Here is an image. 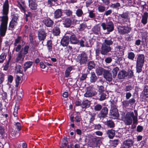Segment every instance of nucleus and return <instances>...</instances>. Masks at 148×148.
<instances>
[{
    "label": "nucleus",
    "instance_id": "nucleus-17",
    "mask_svg": "<svg viewBox=\"0 0 148 148\" xmlns=\"http://www.w3.org/2000/svg\"><path fill=\"white\" fill-rule=\"evenodd\" d=\"M42 22L46 26L48 27H52L54 24L53 21L49 18L44 19Z\"/></svg>",
    "mask_w": 148,
    "mask_h": 148
},
{
    "label": "nucleus",
    "instance_id": "nucleus-45",
    "mask_svg": "<svg viewBox=\"0 0 148 148\" xmlns=\"http://www.w3.org/2000/svg\"><path fill=\"white\" fill-rule=\"evenodd\" d=\"M64 13L68 17H71L72 16L73 12L71 10H67L65 11Z\"/></svg>",
    "mask_w": 148,
    "mask_h": 148
},
{
    "label": "nucleus",
    "instance_id": "nucleus-26",
    "mask_svg": "<svg viewBox=\"0 0 148 148\" xmlns=\"http://www.w3.org/2000/svg\"><path fill=\"white\" fill-rule=\"evenodd\" d=\"M106 70L100 67H98L95 70V72L98 75H101L104 73Z\"/></svg>",
    "mask_w": 148,
    "mask_h": 148
},
{
    "label": "nucleus",
    "instance_id": "nucleus-39",
    "mask_svg": "<svg viewBox=\"0 0 148 148\" xmlns=\"http://www.w3.org/2000/svg\"><path fill=\"white\" fill-rule=\"evenodd\" d=\"M98 9L99 12H103L106 10V8L104 6L99 5L98 6Z\"/></svg>",
    "mask_w": 148,
    "mask_h": 148
},
{
    "label": "nucleus",
    "instance_id": "nucleus-3",
    "mask_svg": "<svg viewBox=\"0 0 148 148\" xmlns=\"http://www.w3.org/2000/svg\"><path fill=\"white\" fill-rule=\"evenodd\" d=\"M145 61V56L143 54L137 55L136 58V72L139 73L142 71V68Z\"/></svg>",
    "mask_w": 148,
    "mask_h": 148
},
{
    "label": "nucleus",
    "instance_id": "nucleus-35",
    "mask_svg": "<svg viewBox=\"0 0 148 148\" xmlns=\"http://www.w3.org/2000/svg\"><path fill=\"white\" fill-rule=\"evenodd\" d=\"M60 33V31L59 27H55L53 29V34L54 35H58Z\"/></svg>",
    "mask_w": 148,
    "mask_h": 148
},
{
    "label": "nucleus",
    "instance_id": "nucleus-33",
    "mask_svg": "<svg viewBox=\"0 0 148 148\" xmlns=\"http://www.w3.org/2000/svg\"><path fill=\"white\" fill-rule=\"evenodd\" d=\"M73 69L72 66H69L66 69L65 73V76L66 77H68L70 75V72Z\"/></svg>",
    "mask_w": 148,
    "mask_h": 148
},
{
    "label": "nucleus",
    "instance_id": "nucleus-41",
    "mask_svg": "<svg viewBox=\"0 0 148 148\" xmlns=\"http://www.w3.org/2000/svg\"><path fill=\"white\" fill-rule=\"evenodd\" d=\"M76 14L78 17H80L83 14V12L81 9H78L77 10L76 12Z\"/></svg>",
    "mask_w": 148,
    "mask_h": 148
},
{
    "label": "nucleus",
    "instance_id": "nucleus-21",
    "mask_svg": "<svg viewBox=\"0 0 148 148\" xmlns=\"http://www.w3.org/2000/svg\"><path fill=\"white\" fill-rule=\"evenodd\" d=\"M128 74L125 71H122L119 72L118 75V77L119 79H123L128 75Z\"/></svg>",
    "mask_w": 148,
    "mask_h": 148
},
{
    "label": "nucleus",
    "instance_id": "nucleus-57",
    "mask_svg": "<svg viewBox=\"0 0 148 148\" xmlns=\"http://www.w3.org/2000/svg\"><path fill=\"white\" fill-rule=\"evenodd\" d=\"M112 59L110 57L106 58L105 60V62L107 64L110 63L112 61Z\"/></svg>",
    "mask_w": 148,
    "mask_h": 148
},
{
    "label": "nucleus",
    "instance_id": "nucleus-54",
    "mask_svg": "<svg viewBox=\"0 0 148 148\" xmlns=\"http://www.w3.org/2000/svg\"><path fill=\"white\" fill-rule=\"evenodd\" d=\"M21 37L18 36L17 38L15 40V42L14 43V46H17V44L19 43L21 40Z\"/></svg>",
    "mask_w": 148,
    "mask_h": 148
},
{
    "label": "nucleus",
    "instance_id": "nucleus-29",
    "mask_svg": "<svg viewBox=\"0 0 148 148\" xmlns=\"http://www.w3.org/2000/svg\"><path fill=\"white\" fill-rule=\"evenodd\" d=\"M54 17L56 18H58L61 17L62 15V12L61 9L57 10L54 13Z\"/></svg>",
    "mask_w": 148,
    "mask_h": 148
},
{
    "label": "nucleus",
    "instance_id": "nucleus-23",
    "mask_svg": "<svg viewBox=\"0 0 148 148\" xmlns=\"http://www.w3.org/2000/svg\"><path fill=\"white\" fill-rule=\"evenodd\" d=\"M93 33L99 35L101 34L100 27L98 25H96L92 28Z\"/></svg>",
    "mask_w": 148,
    "mask_h": 148
},
{
    "label": "nucleus",
    "instance_id": "nucleus-55",
    "mask_svg": "<svg viewBox=\"0 0 148 148\" xmlns=\"http://www.w3.org/2000/svg\"><path fill=\"white\" fill-rule=\"evenodd\" d=\"M16 47L14 48V49L15 51L17 52H19L21 48V46L20 45H17V46H14Z\"/></svg>",
    "mask_w": 148,
    "mask_h": 148
},
{
    "label": "nucleus",
    "instance_id": "nucleus-38",
    "mask_svg": "<svg viewBox=\"0 0 148 148\" xmlns=\"http://www.w3.org/2000/svg\"><path fill=\"white\" fill-rule=\"evenodd\" d=\"M90 119L89 120V122L90 123H92L93 121L95 119V117L96 116V114L94 113H91L90 114Z\"/></svg>",
    "mask_w": 148,
    "mask_h": 148
},
{
    "label": "nucleus",
    "instance_id": "nucleus-8",
    "mask_svg": "<svg viewBox=\"0 0 148 148\" xmlns=\"http://www.w3.org/2000/svg\"><path fill=\"white\" fill-rule=\"evenodd\" d=\"M97 94V92L92 90L90 88H87L86 91L84 94V96L86 97H91L94 96Z\"/></svg>",
    "mask_w": 148,
    "mask_h": 148
},
{
    "label": "nucleus",
    "instance_id": "nucleus-13",
    "mask_svg": "<svg viewBox=\"0 0 148 148\" xmlns=\"http://www.w3.org/2000/svg\"><path fill=\"white\" fill-rule=\"evenodd\" d=\"M25 56L22 54V51H20L16 55V62L19 63H22L24 60Z\"/></svg>",
    "mask_w": 148,
    "mask_h": 148
},
{
    "label": "nucleus",
    "instance_id": "nucleus-59",
    "mask_svg": "<svg viewBox=\"0 0 148 148\" xmlns=\"http://www.w3.org/2000/svg\"><path fill=\"white\" fill-rule=\"evenodd\" d=\"M133 88V87L131 85L127 86H126L125 90V91H130Z\"/></svg>",
    "mask_w": 148,
    "mask_h": 148
},
{
    "label": "nucleus",
    "instance_id": "nucleus-62",
    "mask_svg": "<svg viewBox=\"0 0 148 148\" xmlns=\"http://www.w3.org/2000/svg\"><path fill=\"white\" fill-rule=\"evenodd\" d=\"M18 110V107H15L13 112V115L14 116H17Z\"/></svg>",
    "mask_w": 148,
    "mask_h": 148
},
{
    "label": "nucleus",
    "instance_id": "nucleus-56",
    "mask_svg": "<svg viewBox=\"0 0 148 148\" xmlns=\"http://www.w3.org/2000/svg\"><path fill=\"white\" fill-rule=\"evenodd\" d=\"M10 61V59H9L7 62H6L4 66L3 70L5 71H7L8 70L9 67V62Z\"/></svg>",
    "mask_w": 148,
    "mask_h": 148
},
{
    "label": "nucleus",
    "instance_id": "nucleus-63",
    "mask_svg": "<svg viewBox=\"0 0 148 148\" xmlns=\"http://www.w3.org/2000/svg\"><path fill=\"white\" fill-rule=\"evenodd\" d=\"M75 119L76 121L77 122H79L81 120V119L80 116V115H78L77 116H75Z\"/></svg>",
    "mask_w": 148,
    "mask_h": 148
},
{
    "label": "nucleus",
    "instance_id": "nucleus-18",
    "mask_svg": "<svg viewBox=\"0 0 148 148\" xmlns=\"http://www.w3.org/2000/svg\"><path fill=\"white\" fill-rule=\"evenodd\" d=\"M113 41V39L110 36L106 38L103 43L108 46H110L112 45Z\"/></svg>",
    "mask_w": 148,
    "mask_h": 148
},
{
    "label": "nucleus",
    "instance_id": "nucleus-19",
    "mask_svg": "<svg viewBox=\"0 0 148 148\" xmlns=\"http://www.w3.org/2000/svg\"><path fill=\"white\" fill-rule=\"evenodd\" d=\"M108 110L106 107H103L99 113V116L102 118H105L107 116L108 114Z\"/></svg>",
    "mask_w": 148,
    "mask_h": 148
},
{
    "label": "nucleus",
    "instance_id": "nucleus-22",
    "mask_svg": "<svg viewBox=\"0 0 148 148\" xmlns=\"http://www.w3.org/2000/svg\"><path fill=\"white\" fill-rule=\"evenodd\" d=\"M128 14V13L127 12H125L121 14H119V16H120L122 18L123 21V23H125L124 20H125V22H127L129 20Z\"/></svg>",
    "mask_w": 148,
    "mask_h": 148
},
{
    "label": "nucleus",
    "instance_id": "nucleus-61",
    "mask_svg": "<svg viewBox=\"0 0 148 148\" xmlns=\"http://www.w3.org/2000/svg\"><path fill=\"white\" fill-rule=\"evenodd\" d=\"M112 10H109L105 12L104 13L103 15L108 16V15L110 14H111L112 13Z\"/></svg>",
    "mask_w": 148,
    "mask_h": 148
},
{
    "label": "nucleus",
    "instance_id": "nucleus-40",
    "mask_svg": "<svg viewBox=\"0 0 148 148\" xmlns=\"http://www.w3.org/2000/svg\"><path fill=\"white\" fill-rule=\"evenodd\" d=\"M17 24V22H14L11 21L9 23V29H12L14 28L15 26Z\"/></svg>",
    "mask_w": 148,
    "mask_h": 148
},
{
    "label": "nucleus",
    "instance_id": "nucleus-36",
    "mask_svg": "<svg viewBox=\"0 0 148 148\" xmlns=\"http://www.w3.org/2000/svg\"><path fill=\"white\" fill-rule=\"evenodd\" d=\"M88 69L90 70L94 68L95 66V64L93 61H90L88 64Z\"/></svg>",
    "mask_w": 148,
    "mask_h": 148
},
{
    "label": "nucleus",
    "instance_id": "nucleus-14",
    "mask_svg": "<svg viewBox=\"0 0 148 148\" xmlns=\"http://www.w3.org/2000/svg\"><path fill=\"white\" fill-rule=\"evenodd\" d=\"M103 76L104 78L109 82H111L112 80V73L110 71L106 70L104 73H103Z\"/></svg>",
    "mask_w": 148,
    "mask_h": 148
},
{
    "label": "nucleus",
    "instance_id": "nucleus-49",
    "mask_svg": "<svg viewBox=\"0 0 148 148\" xmlns=\"http://www.w3.org/2000/svg\"><path fill=\"white\" fill-rule=\"evenodd\" d=\"M120 6L121 5L120 3L117 2L114 3H112L110 7L113 8H117Z\"/></svg>",
    "mask_w": 148,
    "mask_h": 148
},
{
    "label": "nucleus",
    "instance_id": "nucleus-64",
    "mask_svg": "<svg viewBox=\"0 0 148 148\" xmlns=\"http://www.w3.org/2000/svg\"><path fill=\"white\" fill-rule=\"evenodd\" d=\"M104 83V82L101 79H100L98 80L97 82L98 86L101 85L103 84Z\"/></svg>",
    "mask_w": 148,
    "mask_h": 148
},
{
    "label": "nucleus",
    "instance_id": "nucleus-16",
    "mask_svg": "<svg viewBox=\"0 0 148 148\" xmlns=\"http://www.w3.org/2000/svg\"><path fill=\"white\" fill-rule=\"evenodd\" d=\"M67 36V34L66 32L64 37L61 40V44L63 47L67 46L69 44V40Z\"/></svg>",
    "mask_w": 148,
    "mask_h": 148
},
{
    "label": "nucleus",
    "instance_id": "nucleus-24",
    "mask_svg": "<svg viewBox=\"0 0 148 148\" xmlns=\"http://www.w3.org/2000/svg\"><path fill=\"white\" fill-rule=\"evenodd\" d=\"M90 81L91 83L95 82L98 79V77L96 76L94 72H92L90 73Z\"/></svg>",
    "mask_w": 148,
    "mask_h": 148
},
{
    "label": "nucleus",
    "instance_id": "nucleus-2",
    "mask_svg": "<svg viewBox=\"0 0 148 148\" xmlns=\"http://www.w3.org/2000/svg\"><path fill=\"white\" fill-rule=\"evenodd\" d=\"M132 120L134 124L137 123V114L134 115L133 112H128L124 118V122L125 124L126 125H130L132 123Z\"/></svg>",
    "mask_w": 148,
    "mask_h": 148
},
{
    "label": "nucleus",
    "instance_id": "nucleus-31",
    "mask_svg": "<svg viewBox=\"0 0 148 148\" xmlns=\"http://www.w3.org/2000/svg\"><path fill=\"white\" fill-rule=\"evenodd\" d=\"M90 102L88 100H86L84 101L82 103L81 107L82 108H86L90 106Z\"/></svg>",
    "mask_w": 148,
    "mask_h": 148
},
{
    "label": "nucleus",
    "instance_id": "nucleus-52",
    "mask_svg": "<svg viewBox=\"0 0 148 148\" xmlns=\"http://www.w3.org/2000/svg\"><path fill=\"white\" fill-rule=\"evenodd\" d=\"M18 6L21 10L23 12L25 13L26 10L24 7L19 3H18Z\"/></svg>",
    "mask_w": 148,
    "mask_h": 148
},
{
    "label": "nucleus",
    "instance_id": "nucleus-4",
    "mask_svg": "<svg viewBox=\"0 0 148 148\" xmlns=\"http://www.w3.org/2000/svg\"><path fill=\"white\" fill-rule=\"evenodd\" d=\"M101 26L103 30H107L108 32V34H109L110 32H112L114 30V24L111 21H109L106 24L104 23H102Z\"/></svg>",
    "mask_w": 148,
    "mask_h": 148
},
{
    "label": "nucleus",
    "instance_id": "nucleus-44",
    "mask_svg": "<svg viewBox=\"0 0 148 148\" xmlns=\"http://www.w3.org/2000/svg\"><path fill=\"white\" fill-rule=\"evenodd\" d=\"M119 70V68L118 67H116L114 68L112 70L113 77L115 78L116 76L117 72Z\"/></svg>",
    "mask_w": 148,
    "mask_h": 148
},
{
    "label": "nucleus",
    "instance_id": "nucleus-15",
    "mask_svg": "<svg viewBox=\"0 0 148 148\" xmlns=\"http://www.w3.org/2000/svg\"><path fill=\"white\" fill-rule=\"evenodd\" d=\"M29 8L32 10H34L37 9V4L36 0H28Z\"/></svg>",
    "mask_w": 148,
    "mask_h": 148
},
{
    "label": "nucleus",
    "instance_id": "nucleus-5",
    "mask_svg": "<svg viewBox=\"0 0 148 148\" xmlns=\"http://www.w3.org/2000/svg\"><path fill=\"white\" fill-rule=\"evenodd\" d=\"M38 36L40 41H42V43L43 44V41L46 38L47 33L44 29H40L38 31Z\"/></svg>",
    "mask_w": 148,
    "mask_h": 148
},
{
    "label": "nucleus",
    "instance_id": "nucleus-27",
    "mask_svg": "<svg viewBox=\"0 0 148 148\" xmlns=\"http://www.w3.org/2000/svg\"><path fill=\"white\" fill-rule=\"evenodd\" d=\"M32 62L30 61H27L24 63L23 68L25 72L27 69L31 67L32 65Z\"/></svg>",
    "mask_w": 148,
    "mask_h": 148
},
{
    "label": "nucleus",
    "instance_id": "nucleus-10",
    "mask_svg": "<svg viewBox=\"0 0 148 148\" xmlns=\"http://www.w3.org/2000/svg\"><path fill=\"white\" fill-rule=\"evenodd\" d=\"M118 32L120 34H124L129 32L131 29L128 27L119 26L118 27Z\"/></svg>",
    "mask_w": 148,
    "mask_h": 148
},
{
    "label": "nucleus",
    "instance_id": "nucleus-7",
    "mask_svg": "<svg viewBox=\"0 0 148 148\" xmlns=\"http://www.w3.org/2000/svg\"><path fill=\"white\" fill-rule=\"evenodd\" d=\"M77 59L79 61L80 64H83L86 63L88 60V57L85 53H82L78 55Z\"/></svg>",
    "mask_w": 148,
    "mask_h": 148
},
{
    "label": "nucleus",
    "instance_id": "nucleus-48",
    "mask_svg": "<svg viewBox=\"0 0 148 148\" xmlns=\"http://www.w3.org/2000/svg\"><path fill=\"white\" fill-rule=\"evenodd\" d=\"M102 108L101 105L98 104L94 106V109L95 111H99L102 109Z\"/></svg>",
    "mask_w": 148,
    "mask_h": 148
},
{
    "label": "nucleus",
    "instance_id": "nucleus-25",
    "mask_svg": "<svg viewBox=\"0 0 148 148\" xmlns=\"http://www.w3.org/2000/svg\"><path fill=\"white\" fill-rule=\"evenodd\" d=\"M148 17V13L147 12L144 13L142 16L141 20V22L143 25H145L147 23Z\"/></svg>",
    "mask_w": 148,
    "mask_h": 148
},
{
    "label": "nucleus",
    "instance_id": "nucleus-20",
    "mask_svg": "<svg viewBox=\"0 0 148 148\" xmlns=\"http://www.w3.org/2000/svg\"><path fill=\"white\" fill-rule=\"evenodd\" d=\"M99 98L98 99L100 101H102L108 98V93L104 92H99Z\"/></svg>",
    "mask_w": 148,
    "mask_h": 148
},
{
    "label": "nucleus",
    "instance_id": "nucleus-32",
    "mask_svg": "<svg viewBox=\"0 0 148 148\" xmlns=\"http://www.w3.org/2000/svg\"><path fill=\"white\" fill-rule=\"evenodd\" d=\"M47 46L48 51L50 52L52 51L53 48V45L52 41L51 40L47 41Z\"/></svg>",
    "mask_w": 148,
    "mask_h": 148
},
{
    "label": "nucleus",
    "instance_id": "nucleus-1",
    "mask_svg": "<svg viewBox=\"0 0 148 148\" xmlns=\"http://www.w3.org/2000/svg\"><path fill=\"white\" fill-rule=\"evenodd\" d=\"M9 8L8 1L6 0L3 7V16L0 17V22H1L0 26V34L2 36H5L7 30Z\"/></svg>",
    "mask_w": 148,
    "mask_h": 148
},
{
    "label": "nucleus",
    "instance_id": "nucleus-58",
    "mask_svg": "<svg viewBox=\"0 0 148 148\" xmlns=\"http://www.w3.org/2000/svg\"><path fill=\"white\" fill-rule=\"evenodd\" d=\"M123 106V107H126L129 106V103L128 101L125 100L122 102Z\"/></svg>",
    "mask_w": 148,
    "mask_h": 148
},
{
    "label": "nucleus",
    "instance_id": "nucleus-46",
    "mask_svg": "<svg viewBox=\"0 0 148 148\" xmlns=\"http://www.w3.org/2000/svg\"><path fill=\"white\" fill-rule=\"evenodd\" d=\"M68 144V142L67 140V138L66 137H64L63 140V143L62 144L61 148H64Z\"/></svg>",
    "mask_w": 148,
    "mask_h": 148
},
{
    "label": "nucleus",
    "instance_id": "nucleus-47",
    "mask_svg": "<svg viewBox=\"0 0 148 148\" xmlns=\"http://www.w3.org/2000/svg\"><path fill=\"white\" fill-rule=\"evenodd\" d=\"M29 47L28 45H25L23 49V52L22 54L24 56L26 55L28 53Z\"/></svg>",
    "mask_w": 148,
    "mask_h": 148
},
{
    "label": "nucleus",
    "instance_id": "nucleus-9",
    "mask_svg": "<svg viewBox=\"0 0 148 148\" xmlns=\"http://www.w3.org/2000/svg\"><path fill=\"white\" fill-rule=\"evenodd\" d=\"M134 141L131 139H128L124 141L122 145V148H130L133 146Z\"/></svg>",
    "mask_w": 148,
    "mask_h": 148
},
{
    "label": "nucleus",
    "instance_id": "nucleus-12",
    "mask_svg": "<svg viewBox=\"0 0 148 148\" xmlns=\"http://www.w3.org/2000/svg\"><path fill=\"white\" fill-rule=\"evenodd\" d=\"M111 110H110V113L111 115L115 118L118 117L119 114L118 110L116 107V106L115 105L112 104L111 105Z\"/></svg>",
    "mask_w": 148,
    "mask_h": 148
},
{
    "label": "nucleus",
    "instance_id": "nucleus-37",
    "mask_svg": "<svg viewBox=\"0 0 148 148\" xmlns=\"http://www.w3.org/2000/svg\"><path fill=\"white\" fill-rule=\"evenodd\" d=\"M7 56V54L5 53H2L0 56V63H1L3 62L4 60L5 59Z\"/></svg>",
    "mask_w": 148,
    "mask_h": 148
},
{
    "label": "nucleus",
    "instance_id": "nucleus-6",
    "mask_svg": "<svg viewBox=\"0 0 148 148\" xmlns=\"http://www.w3.org/2000/svg\"><path fill=\"white\" fill-rule=\"evenodd\" d=\"M66 33L67 34V37H68L69 39H70V41L71 43L75 44L78 42L79 40L73 33L68 32H67Z\"/></svg>",
    "mask_w": 148,
    "mask_h": 148
},
{
    "label": "nucleus",
    "instance_id": "nucleus-11",
    "mask_svg": "<svg viewBox=\"0 0 148 148\" xmlns=\"http://www.w3.org/2000/svg\"><path fill=\"white\" fill-rule=\"evenodd\" d=\"M111 49L110 46H108L102 43L101 49V53L103 55H106L110 51Z\"/></svg>",
    "mask_w": 148,
    "mask_h": 148
},
{
    "label": "nucleus",
    "instance_id": "nucleus-50",
    "mask_svg": "<svg viewBox=\"0 0 148 148\" xmlns=\"http://www.w3.org/2000/svg\"><path fill=\"white\" fill-rule=\"evenodd\" d=\"M80 27L79 30L80 31H83L86 28L87 25L85 23H83L80 25Z\"/></svg>",
    "mask_w": 148,
    "mask_h": 148
},
{
    "label": "nucleus",
    "instance_id": "nucleus-34",
    "mask_svg": "<svg viewBox=\"0 0 148 148\" xmlns=\"http://www.w3.org/2000/svg\"><path fill=\"white\" fill-rule=\"evenodd\" d=\"M105 124L107 125L110 128H112L114 127V124L113 121L111 120H109L106 122Z\"/></svg>",
    "mask_w": 148,
    "mask_h": 148
},
{
    "label": "nucleus",
    "instance_id": "nucleus-51",
    "mask_svg": "<svg viewBox=\"0 0 148 148\" xmlns=\"http://www.w3.org/2000/svg\"><path fill=\"white\" fill-rule=\"evenodd\" d=\"M21 80V78L19 76H17L15 80L16 85L15 87H17L18 86V85L20 81Z\"/></svg>",
    "mask_w": 148,
    "mask_h": 148
},
{
    "label": "nucleus",
    "instance_id": "nucleus-30",
    "mask_svg": "<svg viewBox=\"0 0 148 148\" xmlns=\"http://www.w3.org/2000/svg\"><path fill=\"white\" fill-rule=\"evenodd\" d=\"M107 133L108 137L112 139L115 135V131L112 129L108 130L107 131Z\"/></svg>",
    "mask_w": 148,
    "mask_h": 148
},
{
    "label": "nucleus",
    "instance_id": "nucleus-42",
    "mask_svg": "<svg viewBox=\"0 0 148 148\" xmlns=\"http://www.w3.org/2000/svg\"><path fill=\"white\" fill-rule=\"evenodd\" d=\"M88 16L91 18L94 19L96 17L95 13H94L93 10H90L88 12Z\"/></svg>",
    "mask_w": 148,
    "mask_h": 148
},
{
    "label": "nucleus",
    "instance_id": "nucleus-53",
    "mask_svg": "<svg viewBox=\"0 0 148 148\" xmlns=\"http://www.w3.org/2000/svg\"><path fill=\"white\" fill-rule=\"evenodd\" d=\"M18 6L21 10L23 12L25 13L26 10L24 7L19 3H18Z\"/></svg>",
    "mask_w": 148,
    "mask_h": 148
},
{
    "label": "nucleus",
    "instance_id": "nucleus-28",
    "mask_svg": "<svg viewBox=\"0 0 148 148\" xmlns=\"http://www.w3.org/2000/svg\"><path fill=\"white\" fill-rule=\"evenodd\" d=\"M63 24L64 27H69L71 24V21L69 18H66L63 21Z\"/></svg>",
    "mask_w": 148,
    "mask_h": 148
},
{
    "label": "nucleus",
    "instance_id": "nucleus-43",
    "mask_svg": "<svg viewBox=\"0 0 148 148\" xmlns=\"http://www.w3.org/2000/svg\"><path fill=\"white\" fill-rule=\"evenodd\" d=\"M128 56L127 58L128 59L131 60H133L135 56V55L133 52H130L128 54Z\"/></svg>",
    "mask_w": 148,
    "mask_h": 148
},
{
    "label": "nucleus",
    "instance_id": "nucleus-60",
    "mask_svg": "<svg viewBox=\"0 0 148 148\" xmlns=\"http://www.w3.org/2000/svg\"><path fill=\"white\" fill-rule=\"evenodd\" d=\"M98 87L99 93L101 92H104V88L103 86L100 85V86H99Z\"/></svg>",
    "mask_w": 148,
    "mask_h": 148
}]
</instances>
